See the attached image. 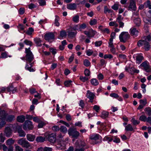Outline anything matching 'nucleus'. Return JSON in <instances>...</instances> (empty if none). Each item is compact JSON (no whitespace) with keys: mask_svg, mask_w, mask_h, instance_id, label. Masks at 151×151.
Listing matches in <instances>:
<instances>
[{"mask_svg":"<svg viewBox=\"0 0 151 151\" xmlns=\"http://www.w3.org/2000/svg\"><path fill=\"white\" fill-rule=\"evenodd\" d=\"M5 139V137L3 135V133H1L0 134V141L2 142H3Z\"/></svg>","mask_w":151,"mask_h":151,"instance_id":"40","label":"nucleus"},{"mask_svg":"<svg viewBox=\"0 0 151 151\" xmlns=\"http://www.w3.org/2000/svg\"><path fill=\"white\" fill-rule=\"evenodd\" d=\"M17 132L19 134V137H24L26 135L25 133L21 127H20L17 129Z\"/></svg>","mask_w":151,"mask_h":151,"instance_id":"14","label":"nucleus"},{"mask_svg":"<svg viewBox=\"0 0 151 151\" xmlns=\"http://www.w3.org/2000/svg\"><path fill=\"white\" fill-rule=\"evenodd\" d=\"M24 42L27 45H29L30 46H31L32 45V42L27 40H24Z\"/></svg>","mask_w":151,"mask_h":151,"instance_id":"51","label":"nucleus"},{"mask_svg":"<svg viewBox=\"0 0 151 151\" xmlns=\"http://www.w3.org/2000/svg\"><path fill=\"white\" fill-rule=\"evenodd\" d=\"M33 120L35 122L38 123L41 120L40 119L37 117H34L33 118Z\"/></svg>","mask_w":151,"mask_h":151,"instance_id":"63","label":"nucleus"},{"mask_svg":"<svg viewBox=\"0 0 151 151\" xmlns=\"http://www.w3.org/2000/svg\"><path fill=\"white\" fill-rule=\"evenodd\" d=\"M76 34V31H75V32H70L68 33V37L70 38H72L74 37L75 35Z\"/></svg>","mask_w":151,"mask_h":151,"instance_id":"35","label":"nucleus"},{"mask_svg":"<svg viewBox=\"0 0 151 151\" xmlns=\"http://www.w3.org/2000/svg\"><path fill=\"white\" fill-rule=\"evenodd\" d=\"M60 130L61 132L64 133H66L67 132V129L66 127L64 126H61Z\"/></svg>","mask_w":151,"mask_h":151,"instance_id":"32","label":"nucleus"},{"mask_svg":"<svg viewBox=\"0 0 151 151\" xmlns=\"http://www.w3.org/2000/svg\"><path fill=\"white\" fill-rule=\"evenodd\" d=\"M60 128L59 127L57 126H54L52 127V129L53 130L55 131H59L60 130Z\"/></svg>","mask_w":151,"mask_h":151,"instance_id":"59","label":"nucleus"},{"mask_svg":"<svg viewBox=\"0 0 151 151\" xmlns=\"http://www.w3.org/2000/svg\"><path fill=\"white\" fill-rule=\"evenodd\" d=\"M44 148V151H52V149L50 147H45Z\"/></svg>","mask_w":151,"mask_h":151,"instance_id":"64","label":"nucleus"},{"mask_svg":"<svg viewBox=\"0 0 151 151\" xmlns=\"http://www.w3.org/2000/svg\"><path fill=\"white\" fill-rule=\"evenodd\" d=\"M14 139H13L12 138H9L6 140V143L7 145L10 146L13 145L14 143Z\"/></svg>","mask_w":151,"mask_h":151,"instance_id":"18","label":"nucleus"},{"mask_svg":"<svg viewBox=\"0 0 151 151\" xmlns=\"http://www.w3.org/2000/svg\"><path fill=\"white\" fill-rule=\"evenodd\" d=\"M99 107L97 105H94L93 107V109L95 110L96 112H98L99 110Z\"/></svg>","mask_w":151,"mask_h":151,"instance_id":"62","label":"nucleus"},{"mask_svg":"<svg viewBox=\"0 0 151 151\" xmlns=\"http://www.w3.org/2000/svg\"><path fill=\"white\" fill-rule=\"evenodd\" d=\"M55 22L54 24L56 26L58 27L60 25V23L58 22V21L60 20V18L57 15L55 16Z\"/></svg>","mask_w":151,"mask_h":151,"instance_id":"28","label":"nucleus"},{"mask_svg":"<svg viewBox=\"0 0 151 151\" xmlns=\"http://www.w3.org/2000/svg\"><path fill=\"white\" fill-rule=\"evenodd\" d=\"M95 95L94 94L91 92L89 91H88L86 94L87 97L90 100L89 102L92 103L93 102V100L94 99Z\"/></svg>","mask_w":151,"mask_h":151,"instance_id":"11","label":"nucleus"},{"mask_svg":"<svg viewBox=\"0 0 151 151\" xmlns=\"http://www.w3.org/2000/svg\"><path fill=\"white\" fill-rule=\"evenodd\" d=\"M90 37H93L96 33V32L93 29L90 30Z\"/></svg>","mask_w":151,"mask_h":151,"instance_id":"49","label":"nucleus"},{"mask_svg":"<svg viewBox=\"0 0 151 151\" xmlns=\"http://www.w3.org/2000/svg\"><path fill=\"white\" fill-rule=\"evenodd\" d=\"M38 2L41 6H44L46 4L45 0H38Z\"/></svg>","mask_w":151,"mask_h":151,"instance_id":"50","label":"nucleus"},{"mask_svg":"<svg viewBox=\"0 0 151 151\" xmlns=\"http://www.w3.org/2000/svg\"><path fill=\"white\" fill-rule=\"evenodd\" d=\"M55 35L52 32H48L46 33L45 35V39L48 41L52 39H54Z\"/></svg>","mask_w":151,"mask_h":151,"instance_id":"10","label":"nucleus"},{"mask_svg":"<svg viewBox=\"0 0 151 151\" xmlns=\"http://www.w3.org/2000/svg\"><path fill=\"white\" fill-rule=\"evenodd\" d=\"M19 13L20 14L22 15L24 14V9L23 8H21L19 10Z\"/></svg>","mask_w":151,"mask_h":151,"instance_id":"61","label":"nucleus"},{"mask_svg":"<svg viewBox=\"0 0 151 151\" xmlns=\"http://www.w3.org/2000/svg\"><path fill=\"white\" fill-rule=\"evenodd\" d=\"M139 102L141 104L145 106L147 103V99H141L139 100Z\"/></svg>","mask_w":151,"mask_h":151,"instance_id":"41","label":"nucleus"},{"mask_svg":"<svg viewBox=\"0 0 151 151\" xmlns=\"http://www.w3.org/2000/svg\"><path fill=\"white\" fill-rule=\"evenodd\" d=\"M91 83L94 86H97L99 84V82L96 79H91Z\"/></svg>","mask_w":151,"mask_h":151,"instance_id":"30","label":"nucleus"},{"mask_svg":"<svg viewBox=\"0 0 151 151\" xmlns=\"http://www.w3.org/2000/svg\"><path fill=\"white\" fill-rule=\"evenodd\" d=\"M17 143L21 145L23 147L27 148H29L30 149H32L33 147L27 141L23 138H21L18 140L17 141Z\"/></svg>","mask_w":151,"mask_h":151,"instance_id":"2","label":"nucleus"},{"mask_svg":"<svg viewBox=\"0 0 151 151\" xmlns=\"http://www.w3.org/2000/svg\"><path fill=\"white\" fill-rule=\"evenodd\" d=\"M99 135L98 134L91 135L89 138L91 140H96L99 139Z\"/></svg>","mask_w":151,"mask_h":151,"instance_id":"21","label":"nucleus"},{"mask_svg":"<svg viewBox=\"0 0 151 151\" xmlns=\"http://www.w3.org/2000/svg\"><path fill=\"white\" fill-rule=\"evenodd\" d=\"M123 19V17H122L120 15H118L117 18H116V22H122Z\"/></svg>","mask_w":151,"mask_h":151,"instance_id":"45","label":"nucleus"},{"mask_svg":"<svg viewBox=\"0 0 151 151\" xmlns=\"http://www.w3.org/2000/svg\"><path fill=\"white\" fill-rule=\"evenodd\" d=\"M56 135L55 133H52L48 135V141L51 143H55L56 141Z\"/></svg>","mask_w":151,"mask_h":151,"instance_id":"9","label":"nucleus"},{"mask_svg":"<svg viewBox=\"0 0 151 151\" xmlns=\"http://www.w3.org/2000/svg\"><path fill=\"white\" fill-rule=\"evenodd\" d=\"M90 71L89 70L87 69H86L84 71V74L86 76H89L90 75Z\"/></svg>","mask_w":151,"mask_h":151,"instance_id":"53","label":"nucleus"},{"mask_svg":"<svg viewBox=\"0 0 151 151\" xmlns=\"http://www.w3.org/2000/svg\"><path fill=\"white\" fill-rule=\"evenodd\" d=\"M38 128H41L43 127L45 125V123L42 121H40L38 123Z\"/></svg>","mask_w":151,"mask_h":151,"instance_id":"39","label":"nucleus"},{"mask_svg":"<svg viewBox=\"0 0 151 151\" xmlns=\"http://www.w3.org/2000/svg\"><path fill=\"white\" fill-rule=\"evenodd\" d=\"M79 16L76 15L73 17V21L76 23H78L79 22Z\"/></svg>","mask_w":151,"mask_h":151,"instance_id":"33","label":"nucleus"},{"mask_svg":"<svg viewBox=\"0 0 151 151\" xmlns=\"http://www.w3.org/2000/svg\"><path fill=\"white\" fill-rule=\"evenodd\" d=\"M97 22V20L95 19H93V20H91L90 22V24L91 25H93L96 24Z\"/></svg>","mask_w":151,"mask_h":151,"instance_id":"46","label":"nucleus"},{"mask_svg":"<svg viewBox=\"0 0 151 151\" xmlns=\"http://www.w3.org/2000/svg\"><path fill=\"white\" fill-rule=\"evenodd\" d=\"M72 81L71 80L66 81L64 82V84L65 86L68 87L71 85V83Z\"/></svg>","mask_w":151,"mask_h":151,"instance_id":"43","label":"nucleus"},{"mask_svg":"<svg viewBox=\"0 0 151 151\" xmlns=\"http://www.w3.org/2000/svg\"><path fill=\"white\" fill-rule=\"evenodd\" d=\"M131 122L134 125L138 124L140 122L135 120L134 118H132L131 120Z\"/></svg>","mask_w":151,"mask_h":151,"instance_id":"44","label":"nucleus"},{"mask_svg":"<svg viewBox=\"0 0 151 151\" xmlns=\"http://www.w3.org/2000/svg\"><path fill=\"white\" fill-rule=\"evenodd\" d=\"M15 146V151H23V149L22 148L18 145H14Z\"/></svg>","mask_w":151,"mask_h":151,"instance_id":"42","label":"nucleus"},{"mask_svg":"<svg viewBox=\"0 0 151 151\" xmlns=\"http://www.w3.org/2000/svg\"><path fill=\"white\" fill-rule=\"evenodd\" d=\"M45 140V138L42 136L37 137L36 139V141L38 142H42Z\"/></svg>","mask_w":151,"mask_h":151,"instance_id":"22","label":"nucleus"},{"mask_svg":"<svg viewBox=\"0 0 151 151\" xmlns=\"http://www.w3.org/2000/svg\"><path fill=\"white\" fill-rule=\"evenodd\" d=\"M83 64L86 66L88 67L90 65V63L88 60L85 59L83 61Z\"/></svg>","mask_w":151,"mask_h":151,"instance_id":"37","label":"nucleus"},{"mask_svg":"<svg viewBox=\"0 0 151 151\" xmlns=\"http://www.w3.org/2000/svg\"><path fill=\"white\" fill-rule=\"evenodd\" d=\"M4 133L6 137H10L12 133V130L9 127H6L5 128Z\"/></svg>","mask_w":151,"mask_h":151,"instance_id":"12","label":"nucleus"},{"mask_svg":"<svg viewBox=\"0 0 151 151\" xmlns=\"http://www.w3.org/2000/svg\"><path fill=\"white\" fill-rule=\"evenodd\" d=\"M101 31L103 33H106L108 34H109L110 32L109 29L107 28H103V29H101Z\"/></svg>","mask_w":151,"mask_h":151,"instance_id":"54","label":"nucleus"},{"mask_svg":"<svg viewBox=\"0 0 151 151\" xmlns=\"http://www.w3.org/2000/svg\"><path fill=\"white\" fill-rule=\"evenodd\" d=\"M80 79L83 82L86 81L88 80V78L87 77L85 76L83 77V76H81L80 77Z\"/></svg>","mask_w":151,"mask_h":151,"instance_id":"47","label":"nucleus"},{"mask_svg":"<svg viewBox=\"0 0 151 151\" xmlns=\"http://www.w3.org/2000/svg\"><path fill=\"white\" fill-rule=\"evenodd\" d=\"M111 12V9H109L106 6H105L104 9V12L105 13H106L107 12L109 13Z\"/></svg>","mask_w":151,"mask_h":151,"instance_id":"57","label":"nucleus"},{"mask_svg":"<svg viewBox=\"0 0 151 151\" xmlns=\"http://www.w3.org/2000/svg\"><path fill=\"white\" fill-rule=\"evenodd\" d=\"M130 35L127 32H122L119 36L120 41L121 42H125L127 40L129 39Z\"/></svg>","mask_w":151,"mask_h":151,"instance_id":"4","label":"nucleus"},{"mask_svg":"<svg viewBox=\"0 0 151 151\" xmlns=\"http://www.w3.org/2000/svg\"><path fill=\"white\" fill-rule=\"evenodd\" d=\"M144 40H139L137 43L138 46H144V48L146 51L149 50L150 48V45L147 42L150 41L151 40V36L150 35L147 36H145Z\"/></svg>","mask_w":151,"mask_h":151,"instance_id":"1","label":"nucleus"},{"mask_svg":"<svg viewBox=\"0 0 151 151\" xmlns=\"http://www.w3.org/2000/svg\"><path fill=\"white\" fill-rule=\"evenodd\" d=\"M102 41H96L95 43V45L96 47L100 46L102 44Z\"/></svg>","mask_w":151,"mask_h":151,"instance_id":"55","label":"nucleus"},{"mask_svg":"<svg viewBox=\"0 0 151 151\" xmlns=\"http://www.w3.org/2000/svg\"><path fill=\"white\" fill-rule=\"evenodd\" d=\"M27 140L30 142L33 141L35 138V135L31 134H27L26 136Z\"/></svg>","mask_w":151,"mask_h":151,"instance_id":"13","label":"nucleus"},{"mask_svg":"<svg viewBox=\"0 0 151 151\" xmlns=\"http://www.w3.org/2000/svg\"><path fill=\"white\" fill-rule=\"evenodd\" d=\"M109 114V113L107 112L103 111L101 113V117L103 119H105L108 117Z\"/></svg>","mask_w":151,"mask_h":151,"instance_id":"24","label":"nucleus"},{"mask_svg":"<svg viewBox=\"0 0 151 151\" xmlns=\"http://www.w3.org/2000/svg\"><path fill=\"white\" fill-rule=\"evenodd\" d=\"M79 105L82 108H84L85 105L84 101L83 100H80Z\"/></svg>","mask_w":151,"mask_h":151,"instance_id":"60","label":"nucleus"},{"mask_svg":"<svg viewBox=\"0 0 151 151\" xmlns=\"http://www.w3.org/2000/svg\"><path fill=\"white\" fill-rule=\"evenodd\" d=\"M145 111L146 114L149 116L151 115V108L150 107H146L145 108Z\"/></svg>","mask_w":151,"mask_h":151,"instance_id":"25","label":"nucleus"},{"mask_svg":"<svg viewBox=\"0 0 151 151\" xmlns=\"http://www.w3.org/2000/svg\"><path fill=\"white\" fill-rule=\"evenodd\" d=\"M14 118V116L13 115L8 116L6 118V121L9 122H11L13 120Z\"/></svg>","mask_w":151,"mask_h":151,"instance_id":"34","label":"nucleus"},{"mask_svg":"<svg viewBox=\"0 0 151 151\" xmlns=\"http://www.w3.org/2000/svg\"><path fill=\"white\" fill-rule=\"evenodd\" d=\"M30 48L28 49L25 48V53H26V60L29 63H30L34 59V56L30 50Z\"/></svg>","mask_w":151,"mask_h":151,"instance_id":"3","label":"nucleus"},{"mask_svg":"<svg viewBox=\"0 0 151 151\" xmlns=\"http://www.w3.org/2000/svg\"><path fill=\"white\" fill-rule=\"evenodd\" d=\"M147 118L145 116L142 115L140 116L139 120L141 121L145 122L146 121H147Z\"/></svg>","mask_w":151,"mask_h":151,"instance_id":"38","label":"nucleus"},{"mask_svg":"<svg viewBox=\"0 0 151 151\" xmlns=\"http://www.w3.org/2000/svg\"><path fill=\"white\" fill-rule=\"evenodd\" d=\"M7 90L8 92L12 91L13 93L16 91L17 89L14 88L12 85H11L7 88Z\"/></svg>","mask_w":151,"mask_h":151,"instance_id":"23","label":"nucleus"},{"mask_svg":"<svg viewBox=\"0 0 151 151\" xmlns=\"http://www.w3.org/2000/svg\"><path fill=\"white\" fill-rule=\"evenodd\" d=\"M110 96L115 98H117L119 97L118 95L115 93H113L110 94Z\"/></svg>","mask_w":151,"mask_h":151,"instance_id":"52","label":"nucleus"},{"mask_svg":"<svg viewBox=\"0 0 151 151\" xmlns=\"http://www.w3.org/2000/svg\"><path fill=\"white\" fill-rule=\"evenodd\" d=\"M144 4L145 5L146 8L148 7L149 9H151V2L150 0H147L145 3H144Z\"/></svg>","mask_w":151,"mask_h":151,"instance_id":"29","label":"nucleus"},{"mask_svg":"<svg viewBox=\"0 0 151 151\" xmlns=\"http://www.w3.org/2000/svg\"><path fill=\"white\" fill-rule=\"evenodd\" d=\"M34 41L37 46H42V40L40 38H35L34 39Z\"/></svg>","mask_w":151,"mask_h":151,"instance_id":"17","label":"nucleus"},{"mask_svg":"<svg viewBox=\"0 0 151 151\" xmlns=\"http://www.w3.org/2000/svg\"><path fill=\"white\" fill-rule=\"evenodd\" d=\"M131 35H137L139 33V31L134 27L130 29Z\"/></svg>","mask_w":151,"mask_h":151,"instance_id":"16","label":"nucleus"},{"mask_svg":"<svg viewBox=\"0 0 151 151\" xmlns=\"http://www.w3.org/2000/svg\"><path fill=\"white\" fill-rule=\"evenodd\" d=\"M25 119V116L23 115L18 116L17 118V121L19 122L23 123Z\"/></svg>","mask_w":151,"mask_h":151,"instance_id":"20","label":"nucleus"},{"mask_svg":"<svg viewBox=\"0 0 151 151\" xmlns=\"http://www.w3.org/2000/svg\"><path fill=\"white\" fill-rule=\"evenodd\" d=\"M120 139L117 137H114L113 142L116 143H118L120 142Z\"/></svg>","mask_w":151,"mask_h":151,"instance_id":"58","label":"nucleus"},{"mask_svg":"<svg viewBox=\"0 0 151 151\" xmlns=\"http://www.w3.org/2000/svg\"><path fill=\"white\" fill-rule=\"evenodd\" d=\"M140 66L143 67L146 72H151V67L147 61L144 62L140 65Z\"/></svg>","mask_w":151,"mask_h":151,"instance_id":"8","label":"nucleus"},{"mask_svg":"<svg viewBox=\"0 0 151 151\" xmlns=\"http://www.w3.org/2000/svg\"><path fill=\"white\" fill-rule=\"evenodd\" d=\"M68 133L70 136L76 139H77L80 134L74 128H70L68 130Z\"/></svg>","mask_w":151,"mask_h":151,"instance_id":"5","label":"nucleus"},{"mask_svg":"<svg viewBox=\"0 0 151 151\" xmlns=\"http://www.w3.org/2000/svg\"><path fill=\"white\" fill-rule=\"evenodd\" d=\"M93 53V51L90 49H88L86 51V54L88 56H90L92 55Z\"/></svg>","mask_w":151,"mask_h":151,"instance_id":"48","label":"nucleus"},{"mask_svg":"<svg viewBox=\"0 0 151 151\" xmlns=\"http://www.w3.org/2000/svg\"><path fill=\"white\" fill-rule=\"evenodd\" d=\"M66 33L65 31L63 30L60 32V36L59 37H62V38L65 37L66 36Z\"/></svg>","mask_w":151,"mask_h":151,"instance_id":"31","label":"nucleus"},{"mask_svg":"<svg viewBox=\"0 0 151 151\" xmlns=\"http://www.w3.org/2000/svg\"><path fill=\"white\" fill-rule=\"evenodd\" d=\"M118 5L117 4H114V5L111 7V8L115 10H117L118 9Z\"/></svg>","mask_w":151,"mask_h":151,"instance_id":"56","label":"nucleus"},{"mask_svg":"<svg viewBox=\"0 0 151 151\" xmlns=\"http://www.w3.org/2000/svg\"><path fill=\"white\" fill-rule=\"evenodd\" d=\"M67 8L70 10H75L76 8V5L75 3L70 4L67 6Z\"/></svg>","mask_w":151,"mask_h":151,"instance_id":"19","label":"nucleus"},{"mask_svg":"<svg viewBox=\"0 0 151 151\" xmlns=\"http://www.w3.org/2000/svg\"><path fill=\"white\" fill-rule=\"evenodd\" d=\"M33 31V29L32 27H30L29 28L28 30L26 32V33L27 35H30L32 34Z\"/></svg>","mask_w":151,"mask_h":151,"instance_id":"36","label":"nucleus"},{"mask_svg":"<svg viewBox=\"0 0 151 151\" xmlns=\"http://www.w3.org/2000/svg\"><path fill=\"white\" fill-rule=\"evenodd\" d=\"M143 59V57L142 56L140 55H138L136 56V61L137 63H140Z\"/></svg>","mask_w":151,"mask_h":151,"instance_id":"26","label":"nucleus"},{"mask_svg":"<svg viewBox=\"0 0 151 151\" xmlns=\"http://www.w3.org/2000/svg\"><path fill=\"white\" fill-rule=\"evenodd\" d=\"M125 130L127 131H132L133 130V129L131 125L130 124H128L126 126Z\"/></svg>","mask_w":151,"mask_h":151,"instance_id":"27","label":"nucleus"},{"mask_svg":"<svg viewBox=\"0 0 151 151\" xmlns=\"http://www.w3.org/2000/svg\"><path fill=\"white\" fill-rule=\"evenodd\" d=\"M133 21L136 26L139 27L140 26L141 23L140 18L138 17L134 19Z\"/></svg>","mask_w":151,"mask_h":151,"instance_id":"15","label":"nucleus"},{"mask_svg":"<svg viewBox=\"0 0 151 151\" xmlns=\"http://www.w3.org/2000/svg\"><path fill=\"white\" fill-rule=\"evenodd\" d=\"M23 128L25 130H31L33 129L34 126L32 122L29 120H26L23 125Z\"/></svg>","mask_w":151,"mask_h":151,"instance_id":"6","label":"nucleus"},{"mask_svg":"<svg viewBox=\"0 0 151 151\" xmlns=\"http://www.w3.org/2000/svg\"><path fill=\"white\" fill-rule=\"evenodd\" d=\"M124 7H128V10L130 11H135L137 8L135 0H130L129 6H128L127 5H125Z\"/></svg>","mask_w":151,"mask_h":151,"instance_id":"7","label":"nucleus"}]
</instances>
